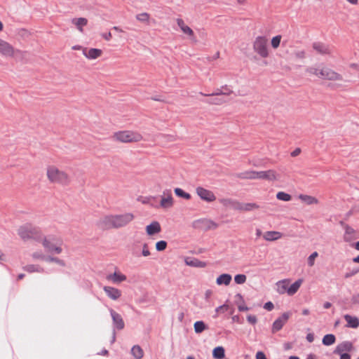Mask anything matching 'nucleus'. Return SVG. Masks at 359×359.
Returning a JSON list of instances; mask_svg holds the SVG:
<instances>
[{
    "mask_svg": "<svg viewBox=\"0 0 359 359\" xmlns=\"http://www.w3.org/2000/svg\"><path fill=\"white\" fill-rule=\"evenodd\" d=\"M46 175L48 180L52 183L66 185L69 182L68 175L54 165H50L47 168Z\"/></svg>",
    "mask_w": 359,
    "mask_h": 359,
    "instance_id": "nucleus-4",
    "label": "nucleus"
},
{
    "mask_svg": "<svg viewBox=\"0 0 359 359\" xmlns=\"http://www.w3.org/2000/svg\"><path fill=\"white\" fill-rule=\"evenodd\" d=\"M247 277L244 274H238L235 276L234 280L237 284H243L245 283Z\"/></svg>",
    "mask_w": 359,
    "mask_h": 359,
    "instance_id": "nucleus-50",
    "label": "nucleus"
},
{
    "mask_svg": "<svg viewBox=\"0 0 359 359\" xmlns=\"http://www.w3.org/2000/svg\"><path fill=\"white\" fill-rule=\"evenodd\" d=\"M323 66L324 65H320L318 67H316V66L309 67L306 69V72L311 75H313L319 79H322Z\"/></svg>",
    "mask_w": 359,
    "mask_h": 359,
    "instance_id": "nucleus-26",
    "label": "nucleus"
},
{
    "mask_svg": "<svg viewBox=\"0 0 359 359\" xmlns=\"http://www.w3.org/2000/svg\"><path fill=\"white\" fill-rule=\"evenodd\" d=\"M229 309V306L227 304H223L222 306H218L216 309V312H225Z\"/></svg>",
    "mask_w": 359,
    "mask_h": 359,
    "instance_id": "nucleus-56",
    "label": "nucleus"
},
{
    "mask_svg": "<svg viewBox=\"0 0 359 359\" xmlns=\"http://www.w3.org/2000/svg\"><path fill=\"white\" fill-rule=\"evenodd\" d=\"M55 241V238L53 236H49L48 237L43 236L40 242H41L43 248L48 252L52 253L53 252L54 247L56 246V244L54 243Z\"/></svg>",
    "mask_w": 359,
    "mask_h": 359,
    "instance_id": "nucleus-14",
    "label": "nucleus"
},
{
    "mask_svg": "<svg viewBox=\"0 0 359 359\" xmlns=\"http://www.w3.org/2000/svg\"><path fill=\"white\" fill-rule=\"evenodd\" d=\"M255 180H265L264 171H255Z\"/></svg>",
    "mask_w": 359,
    "mask_h": 359,
    "instance_id": "nucleus-54",
    "label": "nucleus"
},
{
    "mask_svg": "<svg viewBox=\"0 0 359 359\" xmlns=\"http://www.w3.org/2000/svg\"><path fill=\"white\" fill-rule=\"evenodd\" d=\"M219 203L225 208H231L238 210L239 201L230 198H220Z\"/></svg>",
    "mask_w": 359,
    "mask_h": 359,
    "instance_id": "nucleus-16",
    "label": "nucleus"
},
{
    "mask_svg": "<svg viewBox=\"0 0 359 359\" xmlns=\"http://www.w3.org/2000/svg\"><path fill=\"white\" fill-rule=\"evenodd\" d=\"M344 318L347 322L346 327L357 328L359 326V319L357 317L346 314Z\"/></svg>",
    "mask_w": 359,
    "mask_h": 359,
    "instance_id": "nucleus-28",
    "label": "nucleus"
},
{
    "mask_svg": "<svg viewBox=\"0 0 359 359\" xmlns=\"http://www.w3.org/2000/svg\"><path fill=\"white\" fill-rule=\"evenodd\" d=\"M318 256L317 252H313L307 259L308 265L311 267L314 265L315 259Z\"/></svg>",
    "mask_w": 359,
    "mask_h": 359,
    "instance_id": "nucleus-51",
    "label": "nucleus"
},
{
    "mask_svg": "<svg viewBox=\"0 0 359 359\" xmlns=\"http://www.w3.org/2000/svg\"><path fill=\"white\" fill-rule=\"evenodd\" d=\"M301 153V149L299 148H296L292 153L291 156L292 157L297 156Z\"/></svg>",
    "mask_w": 359,
    "mask_h": 359,
    "instance_id": "nucleus-63",
    "label": "nucleus"
},
{
    "mask_svg": "<svg viewBox=\"0 0 359 359\" xmlns=\"http://www.w3.org/2000/svg\"><path fill=\"white\" fill-rule=\"evenodd\" d=\"M321 79L335 82V85L337 87H341L342 86V83L345 81L343 76L341 74L326 66H323V76Z\"/></svg>",
    "mask_w": 359,
    "mask_h": 359,
    "instance_id": "nucleus-5",
    "label": "nucleus"
},
{
    "mask_svg": "<svg viewBox=\"0 0 359 359\" xmlns=\"http://www.w3.org/2000/svg\"><path fill=\"white\" fill-rule=\"evenodd\" d=\"M359 272V269H354L351 271L346 273L344 276L346 278H348Z\"/></svg>",
    "mask_w": 359,
    "mask_h": 359,
    "instance_id": "nucleus-58",
    "label": "nucleus"
},
{
    "mask_svg": "<svg viewBox=\"0 0 359 359\" xmlns=\"http://www.w3.org/2000/svg\"><path fill=\"white\" fill-rule=\"evenodd\" d=\"M256 359H267L262 351H258L256 354Z\"/></svg>",
    "mask_w": 359,
    "mask_h": 359,
    "instance_id": "nucleus-62",
    "label": "nucleus"
},
{
    "mask_svg": "<svg viewBox=\"0 0 359 359\" xmlns=\"http://www.w3.org/2000/svg\"><path fill=\"white\" fill-rule=\"evenodd\" d=\"M281 236L282 234L280 232L275 231H266L263 236L264 238L267 241H273L278 240V238H281Z\"/></svg>",
    "mask_w": 359,
    "mask_h": 359,
    "instance_id": "nucleus-31",
    "label": "nucleus"
},
{
    "mask_svg": "<svg viewBox=\"0 0 359 359\" xmlns=\"http://www.w3.org/2000/svg\"><path fill=\"white\" fill-rule=\"evenodd\" d=\"M212 356L215 359H223L225 356V351L222 346H217L213 349Z\"/></svg>",
    "mask_w": 359,
    "mask_h": 359,
    "instance_id": "nucleus-39",
    "label": "nucleus"
},
{
    "mask_svg": "<svg viewBox=\"0 0 359 359\" xmlns=\"http://www.w3.org/2000/svg\"><path fill=\"white\" fill-rule=\"evenodd\" d=\"M102 54V50L97 48H91V59H96L100 57Z\"/></svg>",
    "mask_w": 359,
    "mask_h": 359,
    "instance_id": "nucleus-52",
    "label": "nucleus"
},
{
    "mask_svg": "<svg viewBox=\"0 0 359 359\" xmlns=\"http://www.w3.org/2000/svg\"><path fill=\"white\" fill-rule=\"evenodd\" d=\"M177 26L180 27L181 31L191 39L194 37V32L191 27H189L182 18H177L176 20Z\"/></svg>",
    "mask_w": 359,
    "mask_h": 359,
    "instance_id": "nucleus-15",
    "label": "nucleus"
},
{
    "mask_svg": "<svg viewBox=\"0 0 359 359\" xmlns=\"http://www.w3.org/2000/svg\"><path fill=\"white\" fill-rule=\"evenodd\" d=\"M276 198L280 201H290L292 199L291 195L283 191H279L276 194Z\"/></svg>",
    "mask_w": 359,
    "mask_h": 359,
    "instance_id": "nucleus-46",
    "label": "nucleus"
},
{
    "mask_svg": "<svg viewBox=\"0 0 359 359\" xmlns=\"http://www.w3.org/2000/svg\"><path fill=\"white\" fill-rule=\"evenodd\" d=\"M312 48L316 54L321 56L333 57L332 46L322 41H316L312 43Z\"/></svg>",
    "mask_w": 359,
    "mask_h": 359,
    "instance_id": "nucleus-6",
    "label": "nucleus"
},
{
    "mask_svg": "<svg viewBox=\"0 0 359 359\" xmlns=\"http://www.w3.org/2000/svg\"><path fill=\"white\" fill-rule=\"evenodd\" d=\"M166 247L167 243L164 241H161L156 243V249L158 251H163L165 250Z\"/></svg>",
    "mask_w": 359,
    "mask_h": 359,
    "instance_id": "nucleus-53",
    "label": "nucleus"
},
{
    "mask_svg": "<svg viewBox=\"0 0 359 359\" xmlns=\"http://www.w3.org/2000/svg\"><path fill=\"white\" fill-rule=\"evenodd\" d=\"M96 226L103 231L116 229L114 215H108L100 218L96 222Z\"/></svg>",
    "mask_w": 359,
    "mask_h": 359,
    "instance_id": "nucleus-7",
    "label": "nucleus"
},
{
    "mask_svg": "<svg viewBox=\"0 0 359 359\" xmlns=\"http://www.w3.org/2000/svg\"><path fill=\"white\" fill-rule=\"evenodd\" d=\"M299 198L307 205L318 204L319 203L316 197L309 195L300 194Z\"/></svg>",
    "mask_w": 359,
    "mask_h": 359,
    "instance_id": "nucleus-33",
    "label": "nucleus"
},
{
    "mask_svg": "<svg viewBox=\"0 0 359 359\" xmlns=\"http://www.w3.org/2000/svg\"><path fill=\"white\" fill-rule=\"evenodd\" d=\"M136 20L144 23H149L150 20V15L148 13L144 12L136 15Z\"/></svg>",
    "mask_w": 359,
    "mask_h": 359,
    "instance_id": "nucleus-43",
    "label": "nucleus"
},
{
    "mask_svg": "<svg viewBox=\"0 0 359 359\" xmlns=\"http://www.w3.org/2000/svg\"><path fill=\"white\" fill-rule=\"evenodd\" d=\"M73 50H81V54L84 55L86 58H90V50L88 48H83L81 46L76 45L72 46Z\"/></svg>",
    "mask_w": 359,
    "mask_h": 359,
    "instance_id": "nucleus-48",
    "label": "nucleus"
},
{
    "mask_svg": "<svg viewBox=\"0 0 359 359\" xmlns=\"http://www.w3.org/2000/svg\"><path fill=\"white\" fill-rule=\"evenodd\" d=\"M142 255L144 257H147L149 255H150V252L148 249V246H147V243H144L143 245V248H142Z\"/></svg>",
    "mask_w": 359,
    "mask_h": 359,
    "instance_id": "nucleus-57",
    "label": "nucleus"
},
{
    "mask_svg": "<svg viewBox=\"0 0 359 359\" xmlns=\"http://www.w3.org/2000/svg\"><path fill=\"white\" fill-rule=\"evenodd\" d=\"M109 312H110L114 327L118 330H123L125 327V323H124L122 316L118 313L116 312L113 309H110Z\"/></svg>",
    "mask_w": 359,
    "mask_h": 359,
    "instance_id": "nucleus-12",
    "label": "nucleus"
},
{
    "mask_svg": "<svg viewBox=\"0 0 359 359\" xmlns=\"http://www.w3.org/2000/svg\"><path fill=\"white\" fill-rule=\"evenodd\" d=\"M260 206L255 203H241L239 201L238 211L250 212L259 209Z\"/></svg>",
    "mask_w": 359,
    "mask_h": 359,
    "instance_id": "nucleus-22",
    "label": "nucleus"
},
{
    "mask_svg": "<svg viewBox=\"0 0 359 359\" xmlns=\"http://www.w3.org/2000/svg\"><path fill=\"white\" fill-rule=\"evenodd\" d=\"M114 218L116 229H121L131 223L135 219V215L132 212H126L114 215Z\"/></svg>",
    "mask_w": 359,
    "mask_h": 359,
    "instance_id": "nucleus-8",
    "label": "nucleus"
},
{
    "mask_svg": "<svg viewBox=\"0 0 359 359\" xmlns=\"http://www.w3.org/2000/svg\"><path fill=\"white\" fill-rule=\"evenodd\" d=\"M114 141L123 144L138 143L144 140L143 135L136 130H119L113 133Z\"/></svg>",
    "mask_w": 359,
    "mask_h": 359,
    "instance_id": "nucleus-1",
    "label": "nucleus"
},
{
    "mask_svg": "<svg viewBox=\"0 0 359 359\" xmlns=\"http://www.w3.org/2000/svg\"><path fill=\"white\" fill-rule=\"evenodd\" d=\"M131 353L135 359H141L144 356L143 350L139 345L133 346Z\"/></svg>",
    "mask_w": 359,
    "mask_h": 359,
    "instance_id": "nucleus-36",
    "label": "nucleus"
},
{
    "mask_svg": "<svg viewBox=\"0 0 359 359\" xmlns=\"http://www.w3.org/2000/svg\"><path fill=\"white\" fill-rule=\"evenodd\" d=\"M18 232V235L24 241L32 239L40 242L43 237L41 230L31 224H25L20 226Z\"/></svg>",
    "mask_w": 359,
    "mask_h": 359,
    "instance_id": "nucleus-3",
    "label": "nucleus"
},
{
    "mask_svg": "<svg viewBox=\"0 0 359 359\" xmlns=\"http://www.w3.org/2000/svg\"><path fill=\"white\" fill-rule=\"evenodd\" d=\"M273 307V304L271 302H268L264 305V308L268 311H271Z\"/></svg>",
    "mask_w": 359,
    "mask_h": 359,
    "instance_id": "nucleus-61",
    "label": "nucleus"
},
{
    "mask_svg": "<svg viewBox=\"0 0 359 359\" xmlns=\"http://www.w3.org/2000/svg\"><path fill=\"white\" fill-rule=\"evenodd\" d=\"M103 290L108 297L112 300H117L121 296V291L117 288L110 286H104Z\"/></svg>",
    "mask_w": 359,
    "mask_h": 359,
    "instance_id": "nucleus-19",
    "label": "nucleus"
},
{
    "mask_svg": "<svg viewBox=\"0 0 359 359\" xmlns=\"http://www.w3.org/2000/svg\"><path fill=\"white\" fill-rule=\"evenodd\" d=\"M339 355L340 359H351V355L348 353H343Z\"/></svg>",
    "mask_w": 359,
    "mask_h": 359,
    "instance_id": "nucleus-64",
    "label": "nucleus"
},
{
    "mask_svg": "<svg viewBox=\"0 0 359 359\" xmlns=\"http://www.w3.org/2000/svg\"><path fill=\"white\" fill-rule=\"evenodd\" d=\"M194 327L196 333H201L208 329V326L203 321H196L194 323Z\"/></svg>",
    "mask_w": 359,
    "mask_h": 359,
    "instance_id": "nucleus-40",
    "label": "nucleus"
},
{
    "mask_svg": "<svg viewBox=\"0 0 359 359\" xmlns=\"http://www.w3.org/2000/svg\"><path fill=\"white\" fill-rule=\"evenodd\" d=\"M290 313L289 312H285L282 314L280 317H279L277 320L274 321L272 327V332L275 333L280 330L282 329L283 325L290 318Z\"/></svg>",
    "mask_w": 359,
    "mask_h": 359,
    "instance_id": "nucleus-11",
    "label": "nucleus"
},
{
    "mask_svg": "<svg viewBox=\"0 0 359 359\" xmlns=\"http://www.w3.org/2000/svg\"><path fill=\"white\" fill-rule=\"evenodd\" d=\"M0 53L6 57H11L14 55L15 50L11 45L0 39Z\"/></svg>",
    "mask_w": 359,
    "mask_h": 359,
    "instance_id": "nucleus-17",
    "label": "nucleus"
},
{
    "mask_svg": "<svg viewBox=\"0 0 359 359\" xmlns=\"http://www.w3.org/2000/svg\"><path fill=\"white\" fill-rule=\"evenodd\" d=\"M294 56L297 60H304L306 57V53L304 50H299L294 53Z\"/></svg>",
    "mask_w": 359,
    "mask_h": 359,
    "instance_id": "nucleus-49",
    "label": "nucleus"
},
{
    "mask_svg": "<svg viewBox=\"0 0 359 359\" xmlns=\"http://www.w3.org/2000/svg\"><path fill=\"white\" fill-rule=\"evenodd\" d=\"M174 191L177 196L183 198L186 200H189L191 198V195L189 193L184 191L180 188H175Z\"/></svg>",
    "mask_w": 359,
    "mask_h": 359,
    "instance_id": "nucleus-44",
    "label": "nucleus"
},
{
    "mask_svg": "<svg viewBox=\"0 0 359 359\" xmlns=\"http://www.w3.org/2000/svg\"><path fill=\"white\" fill-rule=\"evenodd\" d=\"M302 283V279L297 280L293 284L288 287L287 294L290 296L294 295L298 291Z\"/></svg>",
    "mask_w": 359,
    "mask_h": 359,
    "instance_id": "nucleus-32",
    "label": "nucleus"
},
{
    "mask_svg": "<svg viewBox=\"0 0 359 359\" xmlns=\"http://www.w3.org/2000/svg\"><path fill=\"white\" fill-rule=\"evenodd\" d=\"M345 233L344 235V241L346 243H350L356 238L358 237L356 236V231L354 229H353L351 226L346 224L344 226Z\"/></svg>",
    "mask_w": 359,
    "mask_h": 359,
    "instance_id": "nucleus-20",
    "label": "nucleus"
},
{
    "mask_svg": "<svg viewBox=\"0 0 359 359\" xmlns=\"http://www.w3.org/2000/svg\"><path fill=\"white\" fill-rule=\"evenodd\" d=\"M290 283V279H284L276 283V291L278 294H283L287 293L288 286Z\"/></svg>",
    "mask_w": 359,
    "mask_h": 359,
    "instance_id": "nucleus-23",
    "label": "nucleus"
},
{
    "mask_svg": "<svg viewBox=\"0 0 359 359\" xmlns=\"http://www.w3.org/2000/svg\"><path fill=\"white\" fill-rule=\"evenodd\" d=\"M126 278H127L125 275L116 271L107 276V279L108 280H111L114 283H120L123 281H125Z\"/></svg>",
    "mask_w": 359,
    "mask_h": 359,
    "instance_id": "nucleus-25",
    "label": "nucleus"
},
{
    "mask_svg": "<svg viewBox=\"0 0 359 359\" xmlns=\"http://www.w3.org/2000/svg\"><path fill=\"white\" fill-rule=\"evenodd\" d=\"M231 276L228 273H223L220 276H219L216 280V283L217 285H229L231 281Z\"/></svg>",
    "mask_w": 359,
    "mask_h": 359,
    "instance_id": "nucleus-30",
    "label": "nucleus"
},
{
    "mask_svg": "<svg viewBox=\"0 0 359 359\" xmlns=\"http://www.w3.org/2000/svg\"><path fill=\"white\" fill-rule=\"evenodd\" d=\"M269 39L266 36H257L252 42V48L255 53V58L257 56L265 59L270 55V48L269 47Z\"/></svg>",
    "mask_w": 359,
    "mask_h": 359,
    "instance_id": "nucleus-2",
    "label": "nucleus"
},
{
    "mask_svg": "<svg viewBox=\"0 0 359 359\" xmlns=\"http://www.w3.org/2000/svg\"><path fill=\"white\" fill-rule=\"evenodd\" d=\"M265 180L275 182L279 181L280 179V175L277 173V172L274 170H268L264 171Z\"/></svg>",
    "mask_w": 359,
    "mask_h": 359,
    "instance_id": "nucleus-29",
    "label": "nucleus"
},
{
    "mask_svg": "<svg viewBox=\"0 0 359 359\" xmlns=\"http://www.w3.org/2000/svg\"><path fill=\"white\" fill-rule=\"evenodd\" d=\"M48 255H46L42 251H36L32 254V257L34 260H43L46 262Z\"/></svg>",
    "mask_w": 359,
    "mask_h": 359,
    "instance_id": "nucleus-45",
    "label": "nucleus"
},
{
    "mask_svg": "<svg viewBox=\"0 0 359 359\" xmlns=\"http://www.w3.org/2000/svg\"><path fill=\"white\" fill-rule=\"evenodd\" d=\"M353 346L351 342L350 341H343L341 344H339L336 348L334 351V353L335 354H341L344 352L351 351L353 349Z\"/></svg>",
    "mask_w": 359,
    "mask_h": 359,
    "instance_id": "nucleus-21",
    "label": "nucleus"
},
{
    "mask_svg": "<svg viewBox=\"0 0 359 359\" xmlns=\"http://www.w3.org/2000/svg\"><path fill=\"white\" fill-rule=\"evenodd\" d=\"M160 205L163 208H169L173 205V198L170 190L163 191V196L161 197Z\"/></svg>",
    "mask_w": 359,
    "mask_h": 359,
    "instance_id": "nucleus-13",
    "label": "nucleus"
},
{
    "mask_svg": "<svg viewBox=\"0 0 359 359\" xmlns=\"http://www.w3.org/2000/svg\"><path fill=\"white\" fill-rule=\"evenodd\" d=\"M62 241H60V245H56L55 247H54V250H53V252H52L51 254H56V255H59L60 253H62V248H61L60 245L62 244Z\"/></svg>",
    "mask_w": 359,
    "mask_h": 359,
    "instance_id": "nucleus-55",
    "label": "nucleus"
},
{
    "mask_svg": "<svg viewBox=\"0 0 359 359\" xmlns=\"http://www.w3.org/2000/svg\"><path fill=\"white\" fill-rule=\"evenodd\" d=\"M72 22L79 30L82 32V27L87 25L88 20L84 18H74Z\"/></svg>",
    "mask_w": 359,
    "mask_h": 359,
    "instance_id": "nucleus-37",
    "label": "nucleus"
},
{
    "mask_svg": "<svg viewBox=\"0 0 359 359\" xmlns=\"http://www.w3.org/2000/svg\"><path fill=\"white\" fill-rule=\"evenodd\" d=\"M233 93V90H231L226 85H225L222 86L221 88H217L215 93L210 94H205L203 93H200V94L203 96H229L231 95Z\"/></svg>",
    "mask_w": 359,
    "mask_h": 359,
    "instance_id": "nucleus-18",
    "label": "nucleus"
},
{
    "mask_svg": "<svg viewBox=\"0 0 359 359\" xmlns=\"http://www.w3.org/2000/svg\"><path fill=\"white\" fill-rule=\"evenodd\" d=\"M351 301L353 304H359V293L353 295Z\"/></svg>",
    "mask_w": 359,
    "mask_h": 359,
    "instance_id": "nucleus-60",
    "label": "nucleus"
},
{
    "mask_svg": "<svg viewBox=\"0 0 359 359\" xmlns=\"http://www.w3.org/2000/svg\"><path fill=\"white\" fill-rule=\"evenodd\" d=\"M255 170H247L236 174V177L241 180H255Z\"/></svg>",
    "mask_w": 359,
    "mask_h": 359,
    "instance_id": "nucleus-35",
    "label": "nucleus"
},
{
    "mask_svg": "<svg viewBox=\"0 0 359 359\" xmlns=\"http://www.w3.org/2000/svg\"><path fill=\"white\" fill-rule=\"evenodd\" d=\"M336 338L334 334H328L324 336L323 339V344L325 346H330L335 342Z\"/></svg>",
    "mask_w": 359,
    "mask_h": 359,
    "instance_id": "nucleus-42",
    "label": "nucleus"
},
{
    "mask_svg": "<svg viewBox=\"0 0 359 359\" xmlns=\"http://www.w3.org/2000/svg\"><path fill=\"white\" fill-rule=\"evenodd\" d=\"M247 320L250 324L252 325H255L257 321V317L252 315L248 316Z\"/></svg>",
    "mask_w": 359,
    "mask_h": 359,
    "instance_id": "nucleus-59",
    "label": "nucleus"
},
{
    "mask_svg": "<svg viewBox=\"0 0 359 359\" xmlns=\"http://www.w3.org/2000/svg\"><path fill=\"white\" fill-rule=\"evenodd\" d=\"M161 230V225L156 221L152 222L149 225H147L146 227V231L149 236H153L154 234H156L159 233Z\"/></svg>",
    "mask_w": 359,
    "mask_h": 359,
    "instance_id": "nucleus-24",
    "label": "nucleus"
},
{
    "mask_svg": "<svg viewBox=\"0 0 359 359\" xmlns=\"http://www.w3.org/2000/svg\"><path fill=\"white\" fill-rule=\"evenodd\" d=\"M281 40H282V36L280 34L273 36L271 39V46L272 48H273L274 50H276L277 48H278L280 45Z\"/></svg>",
    "mask_w": 359,
    "mask_h": 359,
    "instance_id": "nucleus-41",
    "label": "nucleus"
},
{
    "mask_svg": "<svg viewBox=\"0 0 359 359\" xmlns=\"http://www.w3.org/2000/svg\"><path fill=\"white\" fill-rule=\"evenodd\" d=\"M23 270L26 271L28 273H43L44 269L38 264H28L24 266Z\"/></svg>",
    "mask_w": 359,
    "mask_h": 359,
    "instance_id": "nucleus-34",
    "label": "nucleus"
},
{
    "mask_svg": "<svg viewBox=\"0 0 359 359\" xmlns=\"http://www.w3.org/2000/svg\"><path fill=\"white\" fill-rule=\"evenodd\" d=\"M196 194L202 201L207 203H212L216 200L215 194L203 187H197L196 188Z\"/></svg>",
    "mask_w": 359,
    "mask_h": 359,
    "instance_id": "nucleus-10",
    "label": "nucleus"
},
{
    "mask_svg": "<svg viewBox=\"0 0 359 359\" xmlns=\"http://www.w3.org/2000/svg\"><path fill=\"white\" fill-rule=\"evenodd\" d=\"M218 224L210 219H200L193 222V227L203 231H208L216 229L218 227Z\"/></svg>",
    "mask_w": 359,
    "mask_h": 359,
    "instance_id": "nucleus-9",
    "label": "nucleus"
},
{
    "mask_svg": "<svg viewBox=\"0 0 359 359\" xmlns=\"http://www.w3.org/2000/svg\"><path fill=\"white\" fill-rule=\"evenodd\" d=\"M185 264L187 266H194V267H198V268H204L206 266V263L205 262L200 261L198 259L193 258H186L185 259Z\"/></svg>",
    "mask_w": 359,
    "mask_h": 359,
    "instance_id": "nucleus-27",
    "label": "nucleus"
},
{
    "mask_svg": "<svg viewBox=\"0 0 359 359\" xmlns=\"http://www.w3.org/2000/svg\"><path fill=\"white\" fill-rule=\"evenodd\" d=\"M46 262H55L62 266H65V261H63L62 259H60L57 257H53V256H50V255H48L47 257V259H46Z\"/></svg>",
    "mask_w": 359,
    "mask_h": 359,
    "instance_id": "nucleus-47",
    "label": "nucleus"
},
{
    "mask_svg": "<svg viewBox=\"0 0 359 359\" xmlns=\"http://www.w3.org/2000/svg\"><path fill=\"white\" fill-rule=\"evenodd\" d=\"M214 97L208 100L206 102L211 105H222L226 104L227 102L221 96H213Z\"/></svg>",
    "mask_w": 359,
    "mask_h": 359,
    "instance_id": "nucleus-38",
    "label": "nucleus"
}]
</instances>
